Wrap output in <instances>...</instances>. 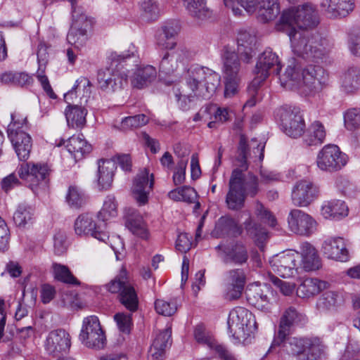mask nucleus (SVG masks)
<instances>
[{
    "label": "nucleus",
    "mask_w": 360,
    "mask_h": 360,
    "mask_svg": "<svg viewBox=\"0 0 360 360\" xmlns=\"http://www.w3.org/2000/svg\"><path fill=\"white\" fill-rule=\"evenodd\" d=\"M342 303V297L335 291H327L323 293L316 302V307L321 313L333 314Z\"/></svg>",
    "instance_id": "39"
},
{
    "label": "nucleus",
    "mask_w": 360,
    "mask_h": 360,
    "mask_svg": "<svg viewBox=\"0 0 360 360\" xmlns=\"http://www.w3.org/2000/svg\"><path fill=\"white\" fill-rule=\"evenodd\" d=\"M307 322V316L299 311L295 307L285 308L279 320L277 334L274 338L270 350L275 345H279L289 336L297 326H304Z\"/></svg>",
    "instance_id": "10"
},
{
    "label": "nucleus",
    "mask_w": 360,
    "mask_h": 360,
    "mask_svg": "<svg viewBox=\"0 0 360 360\" xmlns=\"http://www.w3.org/2000/svg\"><path fill=\"white\" fill-rule=\"evenodd\" d=\"M347 161V155L338 146L328 144L319 152L316 163L320 169L334 172L343 168Z\"/></svg>",
    "instance_id": "14"
},
{
    "label": "nucleus",
    "mask_w": 360,
    "mask_h": 360,
    "mask_svg": "<svg viewBox=\"0 0 360 360\" xmlns=\"http://www.w3.org/2000/svg\"><path fill=\"white\" fill-rule=\"evenodd\" d=\"M215 249L217 251L218 256L226 264L233 262L236 264H242L245 263L248 259L247 249L240 243H236L231 247L219 244Z\"/></svg>",
    "instance_id": "24"
},
{
    "label": "nucleus",
    "mask_w": 360,
    "mask_h": 360,
    "mask_svg": "<svg viewBox=\"0 0 360 360\" xmlns=\"http://www.w3.org/2000/svg\"><path fill=\"white\" fill-rule=\"evenodd\" d=\"M70 346V335L64 329L51 331L44 342V349L46 353L54 357L65 354L69 351Z\"/></svg>",
    "instance_id": "17"
},
{
    "label": "nucleus",
    "mask_w": 360,
    "mask_h": 360,
    "mask_svg": "<svg viewBox=\"0 0 360 360\" xmlns=\"http://www.w3.org/2000/svg\"><path fill=\"white\" fill-rule=\"evenodd\" d=\"M237 42L238 53L240 59L243 62L249 63L255 54L257 47L256 35L245 30L240 31L238 35Z\"/></svg>",
    "instance_id": "27"
},
{
    "label": "nucleus",
    "mask_w": 360,
    "mask_h": 360,
    "mask_svg": "<svg viewBox=\"0 0 360 360\" xmlns=\"http://www.w3.org/2000/svg\"><path fill=\"white\" fill-rule=\"evenodd\" d=\"M318 188L312 182L301 180L293 186L291 199L295 206L307 207L318 197Z\"/></svg>",
    "instance_id": "21"
},
{
    "label": "nucleus",
    "mask_w": 360,
    "mask_h": 360,
    "mask_svg": "<svg viewBox=\"0 0 360 360\" xmlns=\"http://www.w3.org/2000/svg\"><path fill=\"white\" fill-rule=\"evenodd\" d=\"M276 117L280 120L282 129L288 136L297 138L304 133L305 124L298 108L282 106L276 110Z\"/></svg>",
    "instance_id": "13"
},
{
    "label": "nucleus",
    "mask_w": 360,
    "mask_h": 360,
    "mask_svg": "<svg viewBox=\"0 0 360 360\" xmlns=\"http://www.w3.org/2000/svg\"><path fill=\"white\" fill-rule=\"evenodd\" d=\"M255 214L262 222L274 227L276 225V219L273 214L261 202H257L255 205Z\"/></svg>",
    "instance_id": "58"
},
{
    "label": "nucleus",
    "mask_w": 360,
    "mask_h": 360,
    "mask_svg": "<svg viewBox=\"0 0 360 360\" xmlns=\"http://www.w3.org/2000/svg\"><path fill=\"white\" fill-rule=\"evenodd\" d=\"M154 184L153 174H150L148 169L144 168L135 176L131 187L132 195L139 205H145L148 200V195Z\"/></svg>",
    "instance_id": "20"
},
{
    "label": "nucleus",
    "mask_w": 360,
    "mask_h": 360,
    "mask_svg": "<svg viewBox=\"0 0 360 360\" xmlns=\"http://www.w3.org/2000/svg\"><path fill=\"white\" fill-rule=\"evenodd\" d=\"M170 328L160 332L155 338L148 350V360H162L166 348L171 345Z\"/></svg>",
    "instance_id": "34"
},
{
    "label": "nucleus",
    "mask_w": 360,
    "mask_h": 360,
    "mask_svg": "<svg viewBox=\"0 0 360 360\" xmlns=\"http://www.w3.org/2000/svg\"><path fill=\"white\" fill-rule=\"evenodd\" d=\"M116 169L115 160H100L98 161L97 183L100 190H108L111 187Z\"/></svg>",
    "instance_id": "32"
},
{
    "label": "nucleus",
    "mask_w": 360,
    "mask_h": 360,
    "mask_svg": "<svg viewBox=\"0 0 360 360\" xmlns=\"http://www.w3.org/2000/svg\"><path fill=\"white\" fill-rule=\"evenodd\" d=\"M33 208L26 204L18 205L13 214V221L18 226H25L33 216Z\"/></svg>",
    "instance_id": "53"
},
{
    "label": "nucleus",
    "mask_w": 360,
    "mask_h": 360,
    "mask_svg": "<svg viewBox=\"0 0 360 360\" xmlns=\"http://www.w3.org/2000/svg\"><path fill=\"white\" fill-rule=\"evenodd\" d=\"M326 346L321 338L316 336H309L307 345V360H318L326 354Z\"/></svg>",
    "instance_id": "48"
},
{
    "label": "nucleus",
    "mask_w": 360,
    "mask_h": 360,
    "mask_svg": "<svg viewBox=\"0 0 360 360\" xmlns=\"http://www.w3.org/2000/svg\"><path fill=\"white\" fill-rule=\"evenodd\" d=\"M66 142L65 147L76 162L82 160L86 154L90 153L92 150L91 145L82 136H72L68 141L60 139L57 146H61L65 145Z\"/></svg>",
    "instance_id": "29"
},
{
    "label": "nucleus",
    "mask_w": 360,
    "mask_h": 360,
    "mask_svg": "<svg viewBox=\"0 0 360 360\" xmlns=\"http://www.w3.org/2000/svg\"><path fill=\"white\" fill-rule=\"evenodd\" d=\"M344 124L349 131L360 128V108H354L347 110L344 114Z\"/></svg>",
    "instance_id": "54"
},
{
    "label": "nucleus",
    "mask_w": 360,
    "mask_h": 360,
    "mask_svg": "<svg viewBox=\"0 0 360 360\" xmlns=\"http://www.w3.org/2000/svg\"><path fill=\"white\" fill-rule=\"evenodd\" d=\"M129 229L135 235L142 238H148V229L142 217L131 218L127 221Z\"/></svg>",
    "instance_id": "56"
},
{
    "label": "nucleus",
    "mask_w": 360,
    "mask_h": 360,
    "mask_svg": "<svg viewBox=\"0 0 360 360\" xmlns=\"http://www.w3.org/2000/svg\"><path fill=\"white\" fill-rule=\"evenodd\" d=\"M302 134L304 142L310 146L321 144L326 138V133L323 125L320 122L316 121Z\"/></svg>",
    "instance_id": "46"
},
{
    "label": "nucleus",
    "mask_w": 360,
    "mask_h": 360,
    "mask_svg": "<svg viewBox=\"0 0 360 360\" xmlns=\"http://www.w3.org/2000/svg\"><path fill=\"white\" fill-rule=\"evenodd\" d=\"M1 82L22 87L28 86L33 83L32 77L25 72H5L0 76Z\"/></svg>",
    "instance_id": "47"
},
{
    "label": "nucleus",
    "mask_w": 360,
    "mask_h": 360,
    "mask_svg": "<svg viewBox=\"0 0 360 360\" xmlns=\"http://www.w3.org/2000/svg\"><path fill=\"white\" fill-rule=\"evenodd\" d=\"M284 86L297 90L304 96H314L328 85L329 76L320 65H309L303 68L295 60L289 64L281 78Z\"/></svg>",
    "instance_id": "3"
},
{
    "label": "nucleus",
    "mask_w": 360,
    "mask_h": 360,
    "mask_svg": "<svg viewBox=\"0 0 360 360\" xmlns=\"http://www.w3.org/2000/svg\"><path fill=\"white\" fill-rule=\"evenodd\" d=\"M270 294H271V291L268 285H264L263 288L255 286L246 290L248 303L262 311L269 309Z\"/></svg>",
    "instance_id": "31"
},
{
    "label": "nucleus",
    "mask_w": 360,
    "mask_h": 360,
    "mask_svg": "<svg viewBox=\"0 0 360 360\" xmlns=\"http://www.w3.org/2000/svg\"><path fill=\"white\" fill-rule=\"evenodd\" d=\"M119 330L126 334H129L133 326L131 314L123 312L117 313L114 316Z\"/></svg>",
    "instance_id": "62"
},
{
    "label": "nucleus",
    "mask_w": 360,
    "mask_h": 360,
    "mask_svg": "<svg viewBox=\"0 0 360 360\" xmlns=\"http://www.w3.org/2000/svg\"><path fill=\"white\" fill-rule=\"evenodd\" d=\"M220 83L218 73L202 67L191 68L186 82L174 86L173 92L179 108L187 110L194 98H210Z\"/></svg>",
    "instance_id": "2"
},
{
    "label": "nucleus",
    "mask_w": 360,
    "mask_h": 360,
    "mask_svg": "<svg viewBox=\"0 0 360 360\" xmlns=\"http://www.w3.org/2000/svg\"><path fill=\"white\" fill-rule=\"evenodd\" d=\"M79 339L89 348L101 349L105 347L106 338L97 316H89L84 319Z\"/></svg>",
    "instance_id": "11"
},
{
    "label": "nucleus",
    "mask_w": 360,
    "mask_h": 360,
    "mask_svg": "<svg viewBox=\"0 0 360 360\" xmlns=\"http://www.w3.org/2000/svg\"><path fill=\"white\" fill-rule=\"evenodd\" d=\"M238 53L225 48L222 55L224 78H240V63Z\"/></svg>",
    "instance_id": "35"
},
{
    "label": "nucleus",
    "mask_w": 360,
    "mask_h": 360,
    "mask_svg": "<svg viewBox=\"0 0 360 360\" xmlns=\"http://www.w3.org/2000/svg\"><path fill=\"white\" fill-rule=\"evenodd\" d=\"M15 114L11 115L12 121L8 127V136L10 139L15 151L21 161L27 160L32 149L31 136L22 128L26 124V118L22 122L15 120Z\"/></svg>",
    "instance_id": "9"
},
{
    "label": "nucleus",
    "mask_w": 360,
    "mask_h": 360,
    "mask_svg": "<svg viewBox=\"0 0 360 360\" xmlns=\"http://www.w3.org/2000/svg\"><path fill=\"white\" fill-rule=\"evenodd\" d=\"M242 213L248 217V219L244 222V227L250 236L257 238L259 235H262L265 233L264 231L260 229V227L253 221L249 211L245 210Z\"/></svg>",
    "instance_id": "63"
},
{
    "label": "nucleus",
    "mask_w": 360,
    "mask_h": 360,
    "mask_svg": "<svg viewBox=\"0 0 360 360\" xmlns=\"http://www.w3.org/2000/svg\"><path fill=\"white\" fill-rule=\"evenodd\" d=\"M321 214L326 219L338 220L348 214V208L345 202L331 200L322 205Z\"/></svg>",
    "instance_id": "42"
},
{
    "label": "nucleus",
    "mask_w": 360,
    "mask_h": 360,
    "mask_svg": "<svg viewBox=\"0 0 360 360\" xmlns=\"http://www.w3.org/2000/svg\"><path fill=\"white\" fill-rule=\"evenodd\" d=\"M228 328L239 341H245L257 330L253 314L244 307H236L231 311L228 319Z\"/></svg>",
    "instance_id": "7"
},
{
    "label": "nucleus",
    "mask_w": 360,
    "mask_h": 360,
    "mask_svg": "<svg viewBox=\"0 0 360 360\" xmlns=\"http://www.w3.org/2000/svg\"><path fill=\"white\" fill-rule=\"evenodd\" d=\"M255 13L264 22L274 20L280 13L278 0H259Z\"/></svg>",
    "instance_id": "38"
},
{
    "label": "nucleus",
    "mask_w": 360,
    "mask_h": 360,
    "mask_svg": "<svg viewBox=\"0 0 360 360\" xmlns=\"http://www.w3.org/2000/svg\"><path fill=\"white\" fill-rule=\"evenodd\" d=\"M328 283L315 278H305L298 286L297 295L302 298L314 297L327 288Z\"/></svg>",
    "instance_id": "40"
},
{
    "label": "nucleus",
    "mask_w": 360,
    "mask_h": 360,
    "mask_svg": "<svg viewBox=\"0 0 360 360\" xmlns=\"http://www.w3.org/2000/svg\"><path fill=\"white\" fill-rule=\"evenodd\" d=\"M239 173L233 171L229 180V191L226 197V205L230 210H238L244 206L245 195L240 189V181Z\"/></svg>",
    "instance_id": "25"
},
{
    "label": "nucleus",
    "mask_w": 360,
    "mask_h": 360,
    "mask_svg": "<svg viewBox=\"0 0 360 360\" xmlns=\"http://www.w3.org/2000/svg\"><path fill=\"white\" fill-rule=\"evenodd\" d=\"M183 4L188 13L197 20H204L212 15L205 0H183Z\"/></svg>",
    "instance_id": "44"
},
{
    "label": "nucleus",
    "mask_w": 360,
    "mask_h": 360,
    "mask_svg": "<svg viewBox=\"0 0 360 360\" xmlns=\"http://www.w3.org/2000/svg\"><path fill=\"white\" fill-rule=\"evenodd\" d=\"M82 87L83 88L84 95L81 98V104L83 102L86 103L91 94V82L86 77H82L78 79L72 90L64 96L65 102L68 103L65 110V115L69 127L81 129L85 126L86 122L87 110L81 105L71 104V100L77 93V89L80 90Z\"/></svg>",
    "instance_id": "4"
},
{
    "label": "nucleus",
    "mask_w": 360,
    "mask_h": 360,
    "mask_svg": "<svg viewBox=\"0 0 360 360\" xmlns=\"http://www.w3.org/2000/svg\"><path fill=\"white\" fill-rule=\"evenodd\" d=\"M322 250L328 259L341 262L347 259V250L342 238H327L322 245Z\"/></svg>",
    "instance_id": "30"
},
{
    "label": "nucleus",
    "mask_w": 360,
    "mask_h": 360,
    "mask_svg": "<svg viewBox=\"0 0 360 360\" xmlns=\"http://www.w3.org/2000/svg\"><path fill=\"white\" fill-rule=\"evenodd\" d=\"M321 7L333 17H345L354 8V0H323Z\"/></svg>",
    "instance_id": "37"
},
{
    "label": "nucleus",
    "mask_w": 360,
    "mask_h": 360,
    "mask_svg": "<svg viewBox=\"0 0 360 360\" xmlns=\"http://www.w3.org/2000/svg\"><path fill=\"white\" fill-rule=\"evenodd\" d=\"M141 8L143 16L147 20H155L160 15L159 5L155 0H143Z\"/></svg>",
    "instance_id": "55"
},
{
    "label": "nucleus",
    "mask_w": 360,
    "mask_h": 360,
    "mask_svg": "<svg viewBox=\"0 0 360 360\" xmlns=\"http://www.w3.org/2000/svg\"><path fill=\"white\" fill-rule=\"evenodd\" d=\"M342 87L347 93H353L360 87V68L350 66L341 77Z\"/></svg>",
    "instance_id": "45"
},
{
    "label": "nucleus",
    "mask_w": 360,
    "mask_h": 360,
    "mask_svg": "<svg viewBox=\"0 0 360 360\" xmlns=\"http://www.w3.org/2000/svg\"><path fill=\"white\" fill-rule=\"evenodd\" d=\"M157 77V72L152 65L139 68L131 77V84L137 89H143L151 84Z\"/></svg>",
    "instance_id": "41"
},
{
    "label": "nucleus",
    "mask_w": 360,
    "mask_h": 360,
    "mask_svg": "<svg viewBox=\"0 0 360 360\" xmlns=\"http://www.w3.org/2000/svg\"><path fill=\"white\" fill-rule=\"evenodd\" d=\"M192 56V52L186 48L167 52L160 63V71L165 75H171L177 70L179 63L184 64Z\"/></svg>",
    "instance_id": "23"
},
{
    "label": "nucleus",
    "mask_w": 360,
    "mask_h": 360,
    "mask_svg": "<svg viewBox=\"0 0 360 360\" xmlns=\"http://www.w3.org/2000/svg\"><path fill=\"white\" fill-rule=\"evenodd\" d=\"M105 289L117 295L119 302L129 311L138 309L139 298L125 267L122 266L115 278L104 285Z\"/></svg>",
    "instance_id": "5"
},
{
    "label": "nucleus",
    "mask_w": 360,
    "mask_h": 360,
    "mask_svg": "<svg viewBox=\"0 0 360 360\" xmlns=\"http://www.w3.org/2000/svg\"><path fill=\"white\" fill-rule=\"evenodd\" d=\"M66 201L70 207L79 208L85 202L84 195L77 186H71L66 195Z\"/></svg>",
    "instance_id": "59"
},
{
    "label": "nucleus",
    "mask_w": 360,
    "mask_h": 360,
    "mask_svg": "<svg viewBox=\"0 0 360 360\" xmlns=\"http://www.w3.org/2000/svg\"><path fill=\"white\" fill-rule=\"evenodd\" d=\"M72 23L70 28L85 29L88 31L94 23L93 20L89 18L82 8H74L72 11Z\"/></svg>",
    "instance_id": "50"
},
{
    "label": "nucleus",
    "mask_w": 360,
    "mask_h": 360,
    "mask_svg": "<svg viewBox=\"0 0 360 360\" xmlns=\"http://www.w3.org/2000/svg\"><path fill=\"white\" fill-rule=\"evenodd\" d=\"M348 48L353 56L360 57V30H354L349 33Z\"/></svg>",
    "instance_id": "64"
},
{
    "label": "nucleus",
    "mask_w": 360,
    "mask_h": 360,
    "mask_svg": "<svg viewBox=\"0 0 360 360\" xmlns=\"http://www.w3.org/2000/svg\"><path fill=\"white\" fill-rule=\"evenodd\" d=\"M128 56L115 55L109 67L100 70L98 72V83L99 87L107 92H114L120 90L127 83V75L121 61Z\"/></svg>",
    "instance_id": "6"
},
{
    "label": "nucleus",
    "mask_w": 360,
    "mask_h": 360,
    "mask_svg": "<svg viewBox=\"0 0 360 360\" xmlns=\"http://www.w3.org/2000/svg\"><path fill=\"white\" fill-rule=\"evenodd\" d=\"M300 257L304 271H315L321 268V262L316 248L309 243H303L300 246Z\"/></svg>",
    "instance_id": "33"
},
{
    "label": "nucleus",
    "mask_w": 360,
    "mask_h": 360,
    "mask_svg": "<svg viewBox=\"0 0 360 360\" xmlns=\"http://www.w3.org/2000/svg\"><path fill=\"white\" fill-rule=\"evenodd\" d=\"M245 283V277L243 270L233 269L228 273L227 283L224 297L232 301L240 297Z\"/></svg>",
    "instance_id": "26"
},
{
    "label": "nucleus",
    "mask_w": 360,
    "mask_h": 360,
    "mask_svg": "<svg viewBox=\"0 0 360 360\" xmlns=\"http://www.w3.org/2000/svg\"><path fill=\"white\" fill-rule=\"evenodd\" d=\"M281 65L277 54L272 51L271 49H266L259 56L256 68V77L260 82L264 81L271 73L279 74Z\"/></svg>",
    "instance_id": "18"
},
{
    "label": "nucleus",
    "mask_w": 360,
    "mask_h": 360,
    "mask_svg": "<svg viewBox=\"0 0 360 360\" xmlns=\"http://www.w3.org/2000/svg\"><path fill=\"white\" fill-rule=\"evenodd\" d=\"M51 169L46 163L28 162L18 167V174L28 186L34 191L37 187H44L49 181Z\"/></svg>",
    "instance_id": "12"
},
{
    "label": "nucleus",
    "mask_w": 360,
    "mask_h": 360,
    "mask_svg": "<svg viewBox=\"0 0 360 360\" xmlns=\"http://www.w3.org/2000/svg\"><path fill=\"white\" fill-rule=\"evenodd\" d=\"M88 31L85 29L70 28L67 35L68 42L75 49L81 50L84 48L88 41Z\"/></svg>",
    "instance_id": "49"
},
{
    "label": "nucleus",
    "mask_w": 360,
    "mask_h": 360,
    "mask_svg": "<svg viewBox=\"0 0 360 360\" xmlns=\"http://www.w3.org/2000/svg\"><path fill=\"white\" fill-rule=\"evenodd\" d=\"M272 271L281 277H293L298 273L300 263L298 252L281 253L274 255L269 261Z\"/></svg>",
    "instance_id": "15"
},
{
    "label": "nucleus",
    "mask_w": 360,
    "mask_h": 360,
    "mask_svg": "<svg viewBox=\"0 0 360 360\" xmlns=\"http://www.w3.org/2000/svg\"><path fill=\"white\" fill-rule=\"evenodd\" d=\"M148 120V117L143 114L126 117L122 120L121 128L123 130H129L141 127L146 124Z\"/></svg>",
    "instance_id": "57"
},
{
    "label": "nucleus",
    "mask_w": 360,
    "mask_h": 360,
    "mask_svg": "<svg viewBox=\"0 0 360 360\" xmlns=\"http://www.w3.org/2000/svg\"><path fill=\"white\" fill-rule=\"evenodd\" d=\"M241 233V228L233 218L229 216H223L217 221L212 235L215 238L236 237L240 235Z\"/></svg>",
    "instance_id": "36"
},
{
    "label": "nucleus",
    "mask_w": 360,
    "mask_h": 360,
    "mask_svg": "<svg viewBox=\"0 0 360 360\" xmlns=\"http://www.w3.org/2000/svg\"><path fill=\"white\" fill-rule=\"evenodd\" d=\"M155 308L160 314L172 316L177 310L176 300L173 299L167 302L164 300H157L155 302Z\"/></svg>",
    "instance_id": "61"
},
{
    "label": "nucleus",
    "mask_w": 360,
    "mask_h": 360,
    "mask_svg": "<svg viewBox=\"0 0 360 360\" xmlns=\"http://www.w3.org/2000/svg\"><path fill=\"white\" fill-rule=\"evenodd\" d=\"M289 229L294 233L309 236L316 229V221L314 218L301 210L293 209L288 216Z\"/></svg>",
    "instance_id": "16"
},
{
    "label": "nucleus",
    "mask_w": 360,
    "mask_h": 360,
    "mask_svg": "<svg viewBox=\"0 0 360 360\" xmlns=\"http://www.w3.org/2000/svg\"><path fill=\"white\" fill-rule=\"evenodd\" d=\"M248 146L246 138L242 135L240 138L239 146L236 158V165L238 167L233 171H237L240 175V188L245 195L255 196L258 191V179L252 173L245 176L243 171L248 169L247 158L249 155Z\"/></svg>",
    "instance_id": "8"
},
{
    "label": "nucleus",
    "mask_w": 360,
    "mask_h": 360,
    "mask_svg": "<svg viewBox=\"0 0 360 360\" xmlns=\"http://www.w3.org/2000/svg\"><path fill=\"white\" fill-rule=\"evenodd\" d=\"M75 232L77 236H91L99 241L105 242L108 239V234L100 230L94 217L89 213L82 214L78 216L74 224Z\"/></svg>",
    "instance_id": "19"
},
{
    "label": "nucleus",
    "mask_w": 360,
    "mask_h": 360,
    "mask_svg": "<svg viewBox=\"0 0 360 360\" xmlns=\"http://www.w3.org/2000/svg\"><path fill=\"white\" fill-rule=\"evenodd\" d=\"M258 1L259 0H224L225 6L232 8L235 15H240L242 12L240 8H235L236 4L243 7L248 13L253 14L257 11Z\"/></svg>",
    "instance_id": "52"
},
{
    "label": "nucleus",
    "mask_w": 360,
    "mask_h": 360,
    "mask_svg": "<svg viewBox=\"0 0 360 360\" xmlns=\"http://www.w3.org/2000/svg\"><path fill=\"white\" fill-rule=\"evenodd\" d=\"M194 337L198 343L206 345L212 349H214L224 360H236L224 347L217 344L216 340L205 330L204 326L198 325L195 327L194 330Z\"/></svg>",
    "instance_id": "28"
},
{
    "label": "nucleus",
    "mask_w": 360,
    "mask_h": 360,
    "mask_svg": "<svg viewBox=\"0 0 360 360\" xmlns=\"http://www.w3.org/2000/svg\"><path fill=\"white\" fill-rule=\"evenodd\" d=\"M308 340L309 336L287 337L279 345H275L271 350L269 349V352H271L278 346L279 347L278 350L279 358L287 360L290 356H300L304 354Z\"/></svg>",
    "instance_id": "22"
},
{
    "label": "nucleus",
    "mask_w": 360,
    "mask_h": 360,
    "mask_svg": "<svg viewBox=\"0 0 360 360\" xmlns=\"http://www.w3.org/2000/svg\"><path fill=\"white\" fill-rule=\"evenodd\" d=\"M117 206L115 197L112 195L107 196L98 217L102 218L103 221H107L110 217H115L117 214Z\"/></svg>",
    "instance_id": "60"
},
{
    "label": "nucleus",
    "mask_w": 360,
    "mask_h": 360,
    "mask_svg": "<svg viewBox=\"0 0 360 360\" xmlns=\"http://www.w3.org/2000/svg\"><path fill=\"white\" fill-rule=\"evenodd\" d=\"M176 34L177 30L172 25L162 26L156 33V45L162 49H173L176 46L174 37Z\"/></svg>",
    "instance_id": "43"
},
{
    "label": "nucleus",
    "mask_w": 360,
    "mask_h": 360,
    "mask_svg": "<svg viewBox=\"0 0 360 360\" xmlns=\"http://www.w3.org/2000/svg\"><path fill=\"white\" fill-rule=\"evenodd\" d=\"M318 23L316 11L311 5L306 4L284 10L276 24V30L288 33L292 51L296 55L318 62L328 57L333 44L326 39L311 37L306 31L296 30L297 27H314Z\"/></svg>",
    "instance_id": "1"
},
{
    "label": "nucleus",
    "mask_w": 360,
    "mask_h": 360,
    "mask_svg": "<svg viewBox=\"0 0 360 360\" xmlns=\"http://www.w3.org/2000/svg\"><path fill=\"white\" fill-rule=\"evenodd\" d=\"M52 270L54 278L63 283L77 285L79 284L77 278L72 274L69 268L65 265L53 263Z\"/></svg>",
    "instance_id": "51"
}]
</instances>
